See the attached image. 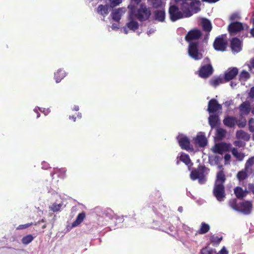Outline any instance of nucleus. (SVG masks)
<instances>
[{
  "label": "nucleus",
  "mask_w": 254,
  "mask_h": 254,
  "mask_svg": "<svg viewBox=\"0 0 254 254\" xmlns=\"http://www.w3.org/2000/svg\"><path fill=\"white\" fill-rule=\"evenodd\" d=\"M193 143L196 146L200 147H205L208 143L207 139L203 132H200L193 138Z\"/></svg>",
  "instance_id": "nucleus-10"
},
{
  "label": "nucleus",
  "mask_w": 254,
  "mask_h": 254,
  "mask_svg": "<svg viewBox=\"0 0 254 254\" xmlns=\"http://www.w3.org/2000/svg\"><path fill=\"white\" fill-rule=\"evenodd\" d=\"M236 136L239 139H242L246 141H249L250 138V134L243 130H237L236 133Z\"/></svg>",
  "instance_id": "nucleus-20"
},
{
  "label": "nucleus",
  "mask_w": 254,
  "mask_h": 254,
  "mask_svg": "<svg viewBox=\"0 0 254 254\" xmlns=\"http://www.w3.org/2000/svg\"><path fill=\"white\" fill-rule=\"evenodd\" d=\"M234 144L235 146H238V147H243V146H244L245 145V143H243L242 141L241 140H236V141H235L234 142Z\"/></svg>",
  "instance_id": "nucleus-49"
},
{
  "label": "nucleus",
  "mask_w": 254,
  "mask_h": 254,
  "mask_svg": "<svg viewBox=\"0 0 254 254\" xmlns=\"http://www.w3.org/2000/svg\"><path fill=\"white\" fill-rule=\"evenodd\" d=\"M179 144L181 148L187 151H192L194 149L192 145L190 144V139L186 135L183 134H180L177 137Z\"/></svg>",
  "instance_id": "nucleus-6"
},
{
  "label": "nucleus",
  "mask_w": 254,
  "mask_h": 254,
  "mask_svg": "<svg viewBox=\"0 0 254 254\" xmlns=\"http://www.w3.org/2000/svg\"><path fill=\"white\" fill-rule=\"evenodd\" d=\"M240 19V17L237 13H233L230 17L229 19L231 21H234Z\"/></svg>",
  "instance_id": "nucleus-48"
},
{
  "label": "nucleus",
  "mask_w": 254,
  "mask_h": 254,
  "mask_svg": "<svg viewBox=\"0 0 254 254\" xmlns=\"http://www.w3.org/2000/svg\"><path fill=\"white\" fill-rule=\"evenodd\" d=\"M34 111H35V112H36V113H37V116H36V118H38L40 116V113H39L37 110H36H36H34Z\"/></svg>",
  "instance_id": "nucleus-61"
},
{
  "label": "nucleus",
  "mask_w": 254,
  "mask_h": 254,
  "mask_svg": "<svg viewBox=\"0 0 254 254\" xmlns=\"http://www.w3.org/2000/svg\"><path fill=\"white\" fill-rule=\"evenodd\" d=\"M230 46L233 53H238L242 49V41L237 37L233 38L230 41Z\"/></svg>",
  "instance_id": "nucleus-12"
},
{
  "label": "nucleus",
  "mask_w": 254,
  "mask_h": 254,
  "mask_svg": "<svg viewBox=\"0 0 254 254\" xmlns=\"http://www.w3.org/2000/svg\"><path fill=\"white\" fill-rule=\"evenodd\" d=\"M66 75L65 71L63 69H58L54 74V78L57 83L60 82Z\"/></svg>",
  "instance_id": "nucleus-22"
},
{
  "label": "nucleus",
  "mask_w": 254,
  "mask_h": 254,
  "mask_svg": "<svg viewBox=\"0 0 254 254\" xmlns=\"http://www.w3.org/2000/svg\"><path fill=\"white\" fill-rule=\"evenodd\" d=\"M175 2L176 3L182 2V9L187 17L191 16L193 13H197L200 10L198 6L199 1H191L190 4L186 2L185 0H175Z\"/></svg>",
  "instance_id": "nucleus-3"
},
{
  "label": "nucleus",
  "mask_w": 254,
  "mask_h": 254,
  "mask_svg": "<svg viewBox=\"0 0 254 254\" xmlns=\"http://www.w3.org/2000/svg\"><path fill=\"white\" fill-rule=\"evenodd\" d=\"M234 192L238 198H243L246 196V193L244 191L242 188L237 187L234 190Z\"/></svg>",
  "instance_id": "nucleus-28"
},
{
  "label": "nucleus",
  "mask_w": 254,
  "mask_h": 254,
  "mask_svg": "<svg viewBox=\"0 0 254 254\" xmlns=\"http://www.w3.org/2000/svg\"><path fill=\"white\" fill-rule=\"evenodd\" d=\"M239 209V212H241L244 214H250L253 209L252 201H244L240 203Z\"/></svg>",
  "instance_id": "nucleus-13"
},
{
  "label": "nucleus",
  "mask_w": 254,
  "mask_h": 254,
  "mask_svg": "<svg viewBox=\"0 0 254 254\" xmlns=\"http://www.w3.org/2000/svg\"><path fill=\"white\" fill-rule=\"evenodd\" d=\"M147 1L155 8L161 7L163 5L162 0H147Z\"/></svg>",
  "instance_id": "nucleus-34"
},
{
  "label": "nucleus",
  "mask_w": 254,
  "mask_h": 254,
  "mask_svg": "<svg viewBox=\"0 0 254 254\" xmlns=\"http://www.w3.org/2000/svg\"><path fill=\"white\" fill-rule=\"evenodd\" d=\"M112 28L113 29V30H117L119 29V27H118V24H116V23H113L112 25Z\"/></svg>",
  "instance_id": "nucleus-55"
},
{
  "label": "nucleus",
  "mask_w": 254,
  "mask_h": 254,
  "mask_svg": "<svg viewBox=\"0 0 254 254\" xmlns=\"http://www.w3.org/2000/svg\"><path fill=\"white\" fill-rule=\"evenodd\" d=\"M111 5L113 7L116 6L121 3L122 0H110Z\"/></svg>",
  "instance_id": "nucleus-47"
},
{
  "label": "nucleus",
  "mask_w": 254,
  "mask_h": 254,
  "mask_svg": "<svg viewBox=\"0 0 254 254\" xmlns=\"http://www.w3.org/2000/svg\"><path fill=\"white\" fill-rule=\"evenodd\" d=\"M209 169L204 166L199 165L197 169L192 170L190 174V177L192 180H198L200 184H203L206 182L204 173L208 171Z\"/></svg>",
  "instance_id": "nucleus-4"
},
{
  "label": "nucleus",
  "mask_w": 254,
  "mask_h": 254,
  "mask_svg": "<svg viewBox=\"0 0 254 254\" xmlns=\"http://www.w3.org/2000/svg\"><path fill=\"white\" fill-rule=\"evenodd\" d=\"M155 19L159 21L163 22L165 18V11L164 9L157 10L154 11Z\"/></svg>",
  "instance_id": "nucleus-23"
},
{
  "label": "nucleus",
  "mask_w": 254,
  "mask_h": 254,
  "mask_svg": "<svg viewBox=\"0 0 254 254\" xmlns=\"http://www.w3.org/2000/svg\"><path fill=\"white\" fill-rule=\"evenodd\" d=\"M209 230V225L205 222H202L201 224L200 228L197 231V233L199 234H204L207 233Z\"/></svg>",
  "instance_id": "nucleus-32"
},
{
  "label": "nucleus",
  "mask_w": 254,
  "mask_h": 254,
  "mask_svg": "<svg viewBox=\"0 0 254 254\" xmlns=\"http://www.w3.org/2000/svg\"><path fill=\"white\" fill-rule=\"evenodd\" d=\"M247 124V121L246 119H241L239 120L237 119L236 125L240 128H243L245 127Z\"/></svg>",
  "instance_id": "nucleus-43"
},
{
  "label": "nucleus",
  "mask_w": 254,
  "mask_h": 254,
  "mask_svg": "<svg viewBox=\"0 0 254 254\" xmlns=\"http://www.w3.org/2000/svg\"><path fill=\"white\" fill-rule=\"evenodd\" d=\"M33 225L32 223H29L25 224L19 225L17 228L16 230L25 229Z\"/></svg>",
  "instance_id": "nucleus-46"
},
{
  "label": "nucleus",
  "mask_w": 254,
  "mask_h": 254,
  "mask_svg": "<svg viewBox=\"0 0 254 254\" xmlns=\"http://www.w3.org/2000/svg\"><path fill=\"white\" fill-rule=\"evenodd\" d=\"M222 108V105L215 99H212L208 102L207 111L209 113H215L221 110Z\"/></svg>",
  "instance_id": "nucleus-14"
},
{
  "label": "nucleus",
  "mask_w": 254,
  "mask_h": 254,
  "mask_svg": "<svg viewBox=\"0 0 254 254\" xmlns=\"http://www.w3.org/2000/svg\"><path fill=\"white\" fill-rule=\"evenodd\" d=\"M217 254H228V252L227 251L225 247H223Z\"/></svg>",
  "instance_id": "nucleus-50"
},
{
  "label": "nucleus",
  "mask_w": 254,
  "mask_h": 254,
  "mask_svg": "<svg viewBox=\"0 0 254 254\" xmlns=\"http://www.w3.org/2000/svg\"><path fill=\"white\" fill-rule=\"evenodd\" d=\"M223 123L225 126L228 127H233L236 125L237 118L235 117L227 116L224 118Z\"/></svg>",
  "instance_id": "nucleus-19"
},
{
  "label": "nucleus",
  "mask_w": 254,
  "mask_h": 254,
  "mask_svg": "<svg viewBox=\"0 0 254 254\" xmlns=\"http://www.w3.org/2000/svg\"><path fill=\"white\" fill-rule=\"evenodd\" d=\"M215 251L212 249L206 247L202 248L200 252V254H214Z\"/></svg>",
  "instance_id": "nucleus-40"
},
{
  "label": "nucleus",
  "mask_w": 254,
  "mask_h": 254,
  "mask_svg": "<svg viewBox=\"0 0 254 254\" xmlns=\"http://www.w3.org/2000/svg\"><path fill=\"white\" fill-rule=\"evenodd\" d=\"M201 31L197 28L190 30L186 35L185 39L189 42L188 53L189 56L195 60H199L203 57L202 54L199 52V42L194 41L199 40L202 36Z\"/></svg>",
  "instance_id": "nucleus-1"
},
{
  "label": "nucleus",
  "mask_w": 254,
  "mask_h": 254,
  "mask_svg": "<svg viewBox=\"0 0 254 254\" xmlns=\"http://www.w3.org/2000/svg\"><path fill=\"white\" fill-rule=\"evenodd\" d=\"M129 16L130 19L136 18L140 22L147 20L150 17L151 12L150 8L144 3H141L138 8L133 5H129Z\"/></svg>",
  "instance_id": "nucleus-2"
},
{
  "label": "nucleus",
  "mask_w": 254,
  "mask_h": 254,
  "mask_svg": "<svg viewBox=\"0 0 254 254\" xmlns=\"http://www.w3.org/2000/svg\"><path fill=\"white\" fill-rule=\"evenodd\" d=\"M180 160L184 162L187 165H189L191 163V160L189 155L184 153L181 154Z\"/></svg>",
  "instance_id": "nucleus-35"
},
{
  "label": "nucleus",
  "mask_w": 254,
  "mask_h": 254,
  "mask_svg": "<svg viewBox=\"0 0 254 254\" xmlns=\"http://www.w3.org/2000/svg\"><path fill=\"white\" fill-rule=\"evenodd\" d=\"M248 189L250 191L254 194V184H249L248 185Z\"/></svg>",
  "instance_id": "nucleus-51"
},
{
  "label": "nucleus",
  "mask_w": 254,
  "mask_h": 254,
  "mask_svg": "<svg viewBox=\"0 0 254 254\" xmlns=\"http://www.w3.org/2000/svg\"><path fill=\"white\" fill-rule=\"evenodd\" d=\"M141 0H132V2H133L135 4H138Z\"/></svg>",
  "instance_id": "nucleus-56"
},
{
  "label": "nucleus",
  "mask_w": 254,
  "mask_h": 254,
  "mask_svg": "<svg viewBox=\"0 0 254 254\" xmlns=\"http://www.w3.org/2000/svg\"><path fill=\"white\" fill-rule=\"evenodd\" d=\"M217 135L220 139H222L225 137L226 131L222 128H219L217 129Z\"/></svg>",
  "instance_id": "nucleus-42"
},
{
  "label": "nucleus",
  "mask_w": 254,
  "mask_h": 254,
  "mask_svg": "<svg viewBox=\"0 0 254 254\" xmlns=\"http://www.w3.org/2000/svg\"><path fill=\"white\" fill-rule=\"evenodd\" d=\"M213 194L219 201H222L226 197L224 185L214 184Z\"/></svg>",
  "instance_id": "nucleus-7"
},
{
  "label": "nucleus",
  "mask_w": 254,
  "mask_h": 254,
  "mask_svg": "<svg viewBox=\"0 0 254 254\" xmlns=\"http://www.w3.org/2000/svg\"><path fill=\"white\" fill-rule=\"evenodd\" d=\"M228 150V145L226 143H221L216 144L214 147V152L222 154L223 152L227 151Z\"/></svg>",
  "instance_id": "nucleus-18"
},
{
  "label": "nucleus",
  "mask_w": 254,
  "mask_h": 254,
  "mask_svg": "<svg viewBox=\"0 0 254 254\" xmlns=\"http://www.w3.org/2000/svg\"><path fill=\"white\" fill-rule=\"evenodd\" d=\"M34 239V237L32 235H27L22 238L21 242L24 245H28Z\"/></svg>",
  "instance_id": "nucleus-36"
},
{
  "label": "nucleus",
  "mask_w": 254,
  "mask_h": 254,
  "mask_svg": "<svg viewBox=\"0 0 254 254\" xmlns=\"http://www.w3.org/2000/svg\"><path fill=\"white\" fill-rule=\"evenodd\" d=\"M169 14L171 20L173 22L184 17L183 13L180 10L179 7L175 5L170 6Z\"/></svg>",
  "instance_id": "nucleus-8"
},
{
  "label": "nucleus",
  "mask_w": 254,
  "mask_h": 254,
  "mask_svg": "<svg viewBox=\"0 0 254 254\" xmlns=\"http://www.w3.org/2000/svg\"><path fill=\"white\" fill-rule=\"evenodd\" d=\"M249 96L252 98H254V87L251 88Z\"/></svg>",
  "instance_id": "nucleus-52"
},
{
  "label": "nucleus",
  "mask_w": 254,
  "mask_h": 254,
  "mask_svg": "<svg viewBox=\"0 0 254 254\" xmlns=\"http://www.w3.org/2000/svg\"><path fill=\"white\" fill-rule=\"evenodd\" d=\"M85 217V214L84 212H82L77 215L76 220L73 221L72 223V226L75 227L78 226L80 224L82 223Z\"/></svg>",
  "instance_id": "nucleus-29"
},
{
  "label": "nucleus",
  "mask_w": 254,
  "mask_h": 254,
  "mask_svg": "<svg viewBox=\"0 0 254 254\" xmlns=\"http://www.w3.org/2000/svg\"><path fill=\"white\" fill-rule=\"evenodd\" d=\"M253 165H254V156L249 158L246 161L245 166L246 170H249L250 168Z\"/></svg>",
  "instance_id": "nucleus-41"
},
{
  "label": "nucleus",
  "mask_w": 254,
  "mask_h": 254,
  "mask_svg": "<svg viewBox=\"0 0 254 254\" xmlns=\"http://www.w3.org/2000/svg\"><path fill=\"white\" fill-rule=\"evenodd\" d=\"M238 74V69L237 67L229 68L225 72L224 81L225 82L229 81L233 79Z\"/></svg>",
  "instance_id": "nucleus-15"
},
{
  "label": "nucleus",
  "mask_w": 254,
  "mask_h": 254,
  "mask_svg": "<svg viewBox=\"0 0 254 254\" xmlns=\"http://www.w3.org/2000/svg\"><path fill=\"white\" fill-rule=\"evenodd\" d=\"M250 33L252 35V36L254 37V28H253L251 31H250Z\"/></svg>",
  "instance_id": "nucleus-58"
},
{
  "label": "nucleus",
  "mask_w": 254,
  "mask_h": 254,
  "mask_svg": "<svg viewBox=\"0 0 254 254\" xmlns=\"http://www.w3.org/2000/svg\"><path fill=\"white\" fill-rule=\"evenodd\" d=\"M252 113L254 115V106L252 108Z\"/></svg>",
  "instance_id": "nucleus-63"
},
{
  "label": "nucleus",
  "mask_w": 254,
  "mask_h": 254,
  "mask_svg": "<svg viewBox=\"0 0 254 254\" xmlns=\"http://www.w3.org/2000/svg\"><path fill=\"white\" fill-rule=\"evenodd\" d=\"M223 239L222 236L218 237L214 235H211L210 237V241L213 245H218Z\"/></svg>",
  "instance_id": "nucleus-33"
},
{
  "label": "nucleus",
  "mask_w": 254,
  "mask_h": 254,
  "mask_svg": "<svg viewBox=\"0 0 254 254\" xmlns=\"http://www.w3.org/2000/svg\"><path fill=\"white\" fill-rule=\"evenodd\" d=\"M77 116L79 118H81V113H78Z\"/></svg>",
  "instance_id": "nucleus-64"
},
{
  "label": "nucleus",
  "mask_w": 254,
  "mask_h": 254,
  "mask_svg": "<svg viewBox=\"0 0 254 254\" xmlns=\"http://www.w3.org/2000/svg\"><path fill=\"white\" fill-rule=\"evenodd\" d=\"M251 77L250 74L246 70H243L239 75V80L246 81Z\"/></svg>",
  "instance_id": "nucleus-38"
},
{
  "label": "nucleus",
  "mask_w": 254,
  "mask_h": 254,
  "mask_svg": "<svg viewBox=\"0 0 254 254\" xmlns=\"http://www.w3.org/2000/svg\"><path fill=\"white\" fill-rule=\"evenodd\" d=\"M248 171L249 170H246V168L245 167L244 170H242L238 172V173L237 174V178L240 182L243 181L248 178Z\"/></svg>",
  "instance_id": "nucleus-30"
},
{
  "label": "nucleus",
  "mask_w": 254,
  "mask_h": 254,
  "mask_svg": "<svg viewBox=\"0 0 254 254\" xmlns=\"http://www.w3.org/2000/svg\"><path fill=\"white\" fill-rule=\"evenodd\" d=\"M59 171L62 173H63L64 174V175L65 174V170L64 169H60L59 170Z\"/></svg>",
  "instance_id": "nucleus-62"
},
{
  "label": "nucleus",
  "mask_w": 254,
  "mask_h": 254,
  "mask_svg": "<svg viewBox=\"0 0 254 254\" xmlns=\"http://www.w3.org/2000/svg\"><path fill=\"white\" fill-rule=\"evenodd\" d=\"M69 119L72 120L73 122H75L76 120V117L74 116H70L69 117Z\"/></svg>",
  "instance_id": "nucleus-57"
},
{
  "label": "nucleus",
  "mask_w": 254,
  "mask_h": 254,
  "mask_svg": "<svg viewBox=\"0 0 254 254\" xmlns=\"http://www.w3.org/2000/svg\"><path fill=\"white\" fill-rule=\"evenodd\" d=\"M178 211L182 213L183 211V208L182 206H180L178 209Z\"/></svg>",
  "instance_id": "nucleus-59"
},
{
  "label": "nucleus",
  "mask_w": 254,
  "mask_h": 254,
  "mask_svg": "<svg viewBox=\"0 0 254 254\" xmlns=\"http://www.w3.org/2000/svg\"><path fill=\"white\" fill-rule=\"evenodd\" d=\"M61 204H57L56 203H54L51 206V210L53 211L54 212H57L60 210V209L61 208Z\"/></svg>",
  "instance_id": "nucleus-45"
},
{
  "label": "nucleus",
  "mask_w": 254,
  "mask_h": 254,
  "mask_svg": "<svg viewBox=\"0 0 254 254\" xmlns=\"http://www.w3.org/2000/svg\"><path fill=\"white\" fill-rule=\"evenodd\" d=\"M202 28L203 31L209 33L212 28V24L209 20L203 18L201 21Z\"/></svg>",
  "instance_id": "nucleus-21"
},
{
  "label": "nucleus",
  "mask_w": 254,
  "mask_h": 254,
  "mask_svg": "<svg viewBox=\"0 0 254 254\" xmlns=\"http://www.w3.org/2000/svg\"><path fill=\"white\" fill-rule=\"evenodd\" d=\"M204 61L206 63H208V64L202 65L200 67L198 70V74L201 78H206L213 73V68L208 58H205Z\"/></svg>",
  "instance_id": "nucleus-5"
},
{
  "label": "nucleus",
  "mask_w": 254,
  "mask_h": 254,
  "mask_svg": "<svg viewBox=\"0 0 254 254\" xmlns=\"http://www.w3.org/2000/svg\"><path fill=\"white\" fill-rule=\"evenodd\" d=\"M73 110L77 111L79 110V107L78 106H74Z\"/></svg>",
  "instance_id": "nucleus-60"
},
{
  "label": "nucleus",
  "mask_w": 254,
  "mask_h": 254,
  "mask_svg": "<svg viewBox=\"0 0 254 254\" xmlns=\"http://www.w3.org/2000/svg\"><path fill=\"white\" fill-rule=\"evenodd\" d=\"M249 129L251 132H254V119L251 118L248 122Z\"/></svg>",
  "instance_id": "nucleus-44"
},
{
  "label": "nucleus",
  "mask_w": 254,
  "mask_h": 254,
  "mask_svg": "<svg viewBox=\"0 0 254 254\" xmlns=\"http://www.w3.org/2000/svg\"><path fill=\"white\" fill-rule=\"evenodd\" d=\"M229 204L230 206L233 208L234 210L238 211L239 210V203H237V201L236 199H231L229 202Z\"/></svg>",
  "instance_id": "nucleus-37"
},
{
  "label": "nucleus",
  "mask_w": 254,
  "mask_h": 254,
  "mask_svg": "<svg viewBox=\"0 0 254 254\" xmlns=\"http://www.w3.org/2000/svg\"><path fill=\"white\" fill-rule=\"evenodd\" d=\"M129 21L126 24L127 27L131 30L133 31L137 30L139 27V24L137 22L134 21L133 19H130L129 16Z\"/></svg>",
  "instance_id": "nucleus-26"
},
{
  "label": "nucleus",
  "mask_w": 254,
  "mask_h": 254,
  "mask_svg": "<svg viewBox=\"0 0 254 254\" xmlns=\"http://www.w3.org/2000/svg\"><path fill=\"white\" fill-rule=\"evenodd\" d=\"M97 11L99 14L105 16L109 13V6L100 4L98 6Z\"/></svg>",
  "instance_id": "nucleus-25"
},
{
  "label": "nucleus",
  "mask_w": 254,
  "mask_h": 254,
  "mask_svg": "<svg viewBox=\"0 0 254 254\" xmlns=\"http://www.w3.org/2000/svg\"><path fill=\"white\" fill-rule=\"evenodd\" d=\"M208 120L209 125L212 127H214L218 126L219 121L218 116L216 115H210Z\"/></svg>",
  "instance_id": "nucleus-27"
},
{
  "label": "nucleus",
  "mask_w": 254,
  "mask_h": 254,
  "mask_svg": "<svg viewBox=\"0 0 254 254\" xmlns=\"http://www.w3.org/2000/svg\"><path fill=\"white\" fill-rule=\"evenodd\" d=\"M224 82H225L224 78L223 79L220 77L212 78L209 81L210 84L215 87L220 84L223 83Z\"/></svg>",
  "instance_id": "nucleus-31"
},
{
  "label": "nucleus",
  "mask_w": 254,
  "mask_h": 254,
  "mask_svg": "<svg viewBox=\"0 0 254 254\" xmlns=\"http://www.w3.org/2000/svg\"><path fill=\"white\" fill-rule=\"evenodd\" d=\"M240 116L248 115L251 112V107L249 102H243L239 107Z\"/></svg>",
  "instance_id": "nucleus-17"
},
{
  "label": "nucleus",
  "mask_w": 254,
  "mask_h": 254,
  "mask_svg": "<svg viewBox=\"0 0 254 254\" xmlns=\"http://www.w3.org/2000/svg\"><path fill=\"white\" fill-rule=\"evenodd\" d=\"M123 12H124V10L122 8L115 10L112 13L113 19L117 22L119 21Z\"/></svg>",
  "instance_id": "nucleus-24"
},
{
  "label": "nucleus",
  "mask_w": 254,
  "mask_h": 254,
  "mask_svg": "<svg viewBox=\"0 0 254 254\" xmlns=\"http://www.w3.org/2000/svg\"><path fill=\"white\" fill-rule=\"evenodd\" d=\"M227 41L224 39L223 36L216 37L213 42L214 49L217 51H225L227 47Z\"/></svg>",
  "instance_id": "nucleus-9"
},
{
  "label": "nucleus",
  "mask_w": 254,
  "mask_h": 254,
  "mask_svg": "<svg viewBox=\"0 0 254 254\" xmlns=\"http://www.w3.org/2000/svg\"><path fill=\"white\" fill-rule=\"evenodd\" d=\"M219 168L221 170L218 171L216 175V178L214 184L224 185L226 180V175L224 171V169L222 165H220Z\"/></svg>",
  "instance_id": "nucleus-16"
},
{
  "label": "nucleus",
  "mask_w": 254,
  "mask_h": 254,
  "mask_svg": "<svg viewBox=\"0 0 254 254\" xmlns=\"http://www.w3.org/2000/svg\"><path fill=\"white\" fill-rule=\"evenodd\" d=\"M250 68H254V58L250 60Z\"/></svg>",
  "instance_id": "nucleus-54"
},
{
  "label": "nucleus",
  "mask_w": 254,
  "mask_h": 254,
  "mask_svg": "<svg viewBox=\"0 0 254 254\" xmlns=\"http://www.w3.org/2000/svg\"><path fill=\"white\" fill-rule=\"evenodd\" d=\"M243 29V24L238 21L231 22L228 26V31L231 35L236 34Z\"/></svg>",
  "instance_id": "nucleus-11"
},
{
  "label": "nucleus",
  "mask_w": 254,
  "mask_h": 254,
  "mask_svg": "<svg viewBox=\"0 0 254 254\" xmlns=\"http://www.w3.org/2000/svg\"><path fill=\"white\" fill-rule=\"evenodd\" d=\"M224 158L226 161H228L231 159V155L229 154H226Z\"/></svg>",
  "instance_id": "nucleus-53"
},
{
  "label": "nucleus",
  "mask_w": 254,
  "mask_h": 254,
  "mask_svg": "<svg viewBox=\"0 0 254 254\" xmlns=\"http://www.w3.org/2000/svg\"><path fill=\"white\" fill-rule=\"evenodd\" d=\"M232 154L239 160L242 161L244 157V155L239 152L238 149L236 148H233L232 150Z\"/></svg>",
  "instance_id": "nucleus-39"
}]
</instances>
